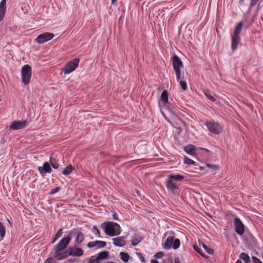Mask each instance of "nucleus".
<instances>
[{"label": "nucleus", "instance_id": "nucleus-1", "mask_svg": "<svg viewBox=\"0 0 263 263\" xmlns=\"http://www.w3.org/2000/svg\"><path fill=\"white\" fill-rule=\"evenodd\" d=\"M71 238L69 236L63 238L55 246L50 253L52 258L58 260H63L68 257V250L65 251V249L69 245Z\"/></svg>", "mask_w": 263, "mask_h": 263}, {"label": "nucleus", "instance_id": "nucleus-2", "mask_svg": "<svg viewBox=\"0 0 263 263\" xmlns=\"http://www.w3.org/2000/svg\"><path fill=\"white\" fill-rule=\"evenodd\" d=\"M184 177L180 174L170 175L168 179L165 181V184L167 190H170L171 193L175 195L177 193L179 187V184L177 182L183 180Z\"/></svg>", "mask_w": 263, "mask_h": 263}, {"label": "nucleus", "instance_id": "nucleus-3", "mask_svg": "<svg viewBox=\"0 0 263 263\" xmlns=\"http://www.w3.org/2000/svg\"><path fill=\"white\" fill-rule=\"evenodd\" d=\"M101 227L105 233L110 236H117L121 234L122 229L120 225L113 221H107L103 223Z\"/></svg>", "mask_w": 263, "mask_h": 263}, {"label": "nucleus", "instance_id": "nucleus-4", "mask_svg": "<svg viewBox=\"0 0 263 263\" xmlns=\"http://www.w3.org/2000/svg\"><path fill=\"white\" fill-rule=\"evenodd\" d=\"M204 124L208 130L214 134L219 135L223 132V126L213 120L206 121Z\"/></svg>", "mask_w": 263, "mask_h": 263}, {"label": "nucleus", "instance_id": "nucleus-5", "mask_svg": "<svg viewBox=\"0 0 263 263\" xmlns=\"http://www.w3.org/2000/svg\"><path fill=\"white\" fill-rule=\"evenodd\" d=\"M22 80L25 85H27L31 77V68L28 65L23 66L21 69Z\"/></svg>", "mask_w": 263, "mask_h": 263}, {"label": "nucleus", "instance_id": "nucleus-6", "mask_svg": "<svg viewBox=\"0 0 263 263\" xmlns=\"http://www.w3.org/2000/svg\"><path fill=\"white\" fill-rule=\"evenodd\" d=\"M172 64L175 72L176 79L179 80L180 74H181L180 68L183 67V63L177 55H175L172 58Z\"/></svg>", "mask_w": 263, "mask_h": 263}, {"label": "nucleus", "instance_id": "nucleus-7", "mask_svg": "<svg viewBox=\"0 0 263 263\" xmlns=\"http://www.w3.org/2000/svg\"><path fill=\"white\" fill-rule=\"evenodd\" d=\"M79 62L80 59L79 58H74L69 61L63 68L64 73L68 74L73 72L78 67Z\"/></svg>", "mask_w": 263, "mask_h": 263}, {"label": "nucleus", "instance_id": "nucleus-8", "mask_svg": "<svg viewBox=\"0 0 263 263\" xmlns=\"http://www.w3.org/2000/svg\"><path fill=\"white\" fill-rule=\"evenodd\" d=\"M54 36V35L52 33L45 32L40 34L35 40L39 44H43L51 40Z\"/></svg>", "mask_w": 263, "mask_h": 263}, {"label": "nucleus", "instance_id": "nucleus-9", "mask_svg": "<svg viewBox=\"0 0 263 263\" xmlns=\"http://www.w3.org/2000/svg\"><path fill=\"white\" fill-rule=\"evenodd\" d=\"M234 224L236 233L240 236L242 235L245 232V226L239 217H235Z\"/></svg>", "mask_w": 263, "mask_h": 263}, {"label": "nucleus", "instance_id": "nucleus-10", "mask_svg": "<svg viewBox=\"0 0 263 263\" xmlns=\"http://www.w3.org/2000/svg\"><path fill=\"white\" fill-rule=\"evenodd\" d=\"M184 151L187 153V154L192 155V156H195L196 155V151L197 149H203L204 151H206L208 152L209 151L205 148L202 147H198L197 148L196 146H195L194 145L192 144H188L184 147Z\"/></svg>", "mask_w": 263, "mask_h": 263}, {"label": "nucleus", "instance_id": "nucleus-11", "mask_svg": "<svg viewBox=\"0 0 263 263\" xmlns=\"http://www.w3.org/2000/svg\"><path fill=\"white\" fill-rule=\"evenodd\" d=\"M84 254L83 250L80 248L69 247L68 250V257L69 256H81Z\"/></svg>", "mask_w": 263, "mask_h": 263}, {"label": "nucleus", "instance_id": "nucleus-12", "mask_svg": "<svg viewBox=\"0 0 263 263\" xmlns=\"http://www.w3.org/2000/svg\"><path fill=\"white\" fill-rule=\"evenodd\" d=\"M26 125L27 121L25 120L14 121L11 123L10 126V128L13 130H17L25 127Z\"/></svg>", "mask_w": 263, "mask_h": 263}, {"label": "nucleus", "instance_id": "nucleus-13", "mask_svg": "<svg viewBox=\"0 0 263 263\" xmlns=\"http://www.w3.org/2000/svg\"><path fill=\"white\" fill-rule=\"evenodd\" d=\"M37 170L42 176H44L46 173H51L52 172V168L48 162H44L42 166H39Z\"/></svg>", "mask_w": 263, "mask_h": 263}, {"label": "nucleus", "instance_id": "nucleus-14", "mask_svg": "<svg viewBox=\"0 0 263 263\" xmlns=\"http://www.w3.org/2000/svg\"><path fill=\"white\" fill-rule=\"evenodd\" d=\"M125 236H121L113 238L112 243L115 246L123 247L126 245Z\"/></svg>", "mask_w": 263, "mask_h": 263}, {"label": "nucleus", "instance_id": "nucleus-15", "mask_svg": "<svg viewBox=\"0 0 263 263\" xmlns=\"http://www.w3.org/2000/svg\"><path fill=\"white\" fill-rule=\"evenodd\" d=\"M240 41V36L231 35V49L233 51H235L237 47L239 42Z\"/></svg>", "mask_w": 263, "mask_h": 263}, {"label": "nucleus", "instance_id": "nucleus-16", "mask_svg": "<svg viewBox=\"0 0 263 263\" xmlns=\"http://www.w3.org/2000/svg\"><path fill=\"white\" fill-rule=\"evenodd\" d=\"M168 94L167 91L166 90H164L161 95V99L163 103L164 106H165L168 109H170V106L171 104L168 102Z\"/></svg>", "mask_w": 263, "mask_h": 263}, {"label": "nucleus", "instance_id": "nucleus-17", "mask_svg": "<svg viewBox=\"0 0 263 263\" xmlns=\"http://www.w3.org/2000/svg\"><path fill=\"white\" fill-rule=\"evenodd\" d=\"M6 11V0H2L0 3V22H1L5 15Z\"/></svg>", "mask_w": 263, "mask_h": 263}, {"label": "nucleus", "instance_id": "nucleus-18", "mask_svg": "<svg viewBox=\"0 0 263 263\" xmlns=\"http://www.w3.org/2000/svg\"><path fill=\"white\" fill-rule=\"evenodd\" d=\"M174 241V237L170 236L166 238L165 242L164 243L163 248L166 250H169L173 246Z\"/></svg>", "mask_w": 263, "mask_h": 263}, {"label": "nucleus", "instance_id": "nucleus-19", "mask_svg": "<svg viewBox=\"0 0 263 263\" xmlns=\"http://www.w3.org/2000/svg\"><path fill=\"white\" fill-rule=\"evenodd\" d=\"M243 27L242 22H239L236 26L232 35L240 36V34Z\"/></svg>", "mask_w": 263, "mask_h": 263}, {"label": "nucleus", "instance_id": "nucleus-20", "mask_svg": "<svg viewBox=\"0 0 263 263\" xmlns=\"http://www.w3.org/2000/svg\"><path fill=\"white\" fill-rule=\"evenodd\" d=\"M84 237L82 232H79L77 233V236L75 239V243L77 245L80 244L83 241Z\"/></svg>", "mask_w": 263, "mask_h": 263}, {"label": "nucleus", "instance_id": "nucleus-21", "mask_svg": "<svg viewBox=\"0 0 263 263\" xmlns=\"http://www.w3.org/2000/svg\"><path fill=\"white\" fill-rule=\"evenodd\" d=\"M73 170L74 167L73 166L70 164L62 171V173L65 176H67L71 174Z\"/></svg>", "mask_w": 263, "mask_h": 263}, {"label": "nucleus", "instance_id": "nucleus-22", "mask_svg": "<svg viewBox=\"0 0 263 263\" xmlns=\"http://www.w3.org/2000/svg\"><path fill=\"white\" fill-rule=\"evenodd\" d=\"M204 95L208 98L212 102H215L216 101V99L214 97V95L213 93H212L209 90H205L203 91Z\"/></svg>", "mask_w": 263, "mask_h": 263}, {"label": "nucleus", "instance_id": "nucleus-23", "mask_svg": "<svg viewBox=\"0 0 263 263\" xmlns=\"http://www.w3.org/2000/svg\"><path fill=\"white\" fill-rule=\"evenodd\" d=\"M109 255V253L107 251H102L98 254V257L100 259V260H102L105 259L108 257Z\"/></svg>", "mask_w": 263, "mask_h": 263}, {"label": "nucleus", "instance_id": "nucleus-24", "mask_svg": "<svg viewBox=\"0 0 263 263\" xmlns=\"http://www.w3.org/2000/svg\"><path fill=\"white\" fill-rule=\"evenodd\" d=\"M177 81L179 83L181 88L183 90H186L187 89V83L184 81L181 80V74H180V79L178 80L177 79Z\"/></svg>", "mask_w": 263, "mask_h": 263}, {"label": "nucleus", "instance_id": "nucleus-25", "mask_svg": "<svg viewBox=\"0 0 263 263\" xmlns=\"http://www.w3.org/2000/svg\"><path fill=\"white\" fill-rule=\"evenodd\" d=\"M49 163L52 167L54 169H58L59 167V164L58 161L52 158H50L49 159Z\"/></svg>", "mask_w": 263, "mask_h": 263}, {"label": "nucleus", "instance_id": "nucleus-26", "mask_svg": "<svg viewBox=\"0 0 263 263\" xmlns=\"http://www.w3.org/2000/svg\"><path fill=\"white\" fill-rule=\"evenodd\" d=\"M239 257L240 259L243 260L246 263L250 262V257L247 254L243 253V252L241 253L240 254Z\"/></svg>", "mask_w": 263, "mask_h": 263}, {"label": "nucleus", "instance_id": "nucleus-27", "mask_svg": "<svg viewBox=\"0 0 263 263\" xmlns=\"http://www.w3.org/2000/svg\"><path fill=\"white\" fill-rule=\"evenodd\" d=\"M120 255L123 261L125 262L128 261L129 259V255L127 253L122 252L120 253Z\"/></svg>", "mask_w": 263, "mask_h": 263}, {"label": "nucleus", "instance_id": "nucleus-28", "mask_svg": "<svg viewBox=\"0 0 263 263\" xmlns=\"http://www.w3.org/2000/svg\"><path fill=\"white\" fill-rule=\"evenodd\" d=\"M6 233V229L5 227L4 226V224L0 222V236L1 237V238H3Z\"/></svg>", "mask_w": 263, "mask_h": 263}, {"label": "nucleus", "instance_id": "nucleus-29", "mask_svg": "<svg viewBox=\"0 0 263 263\" xmlns=\"http://www.w3.org/2000/svg\"><path fill=\"white\" fill-rule=\"evenodd\" d=\"M180 245V240L178 238H176L175 240L174 239V241L173 243V246L172 247L174 249H177L179 248Z\"/></svg>", "mask_w": 263, "mask_h": 263}, {"label": "nucleus", "instance_id": "nucleus-30", "mask_svg": "<svg viewBox=\"0 0 263 263\" xmlns=\"http://www.w3.org/2000/svg\"><path fill=\"white\" fill-rule=\"evenodd\" d=\"M63 234L62 229H60L55 234L54 236V238L53 239L52 243L54 242L59 237H60Z\"/></svg>", "mask_w": 263, "mask_h": 263}, {"label": "nucleus", "instance_id": "nucleus-31", "mask_svg": "<svg viewBox=\"0 0 263 263\" xmlns=\"http://www.w3.org/2000/svg\"><path fill=\"white\" fill-rule=\"evenodd\" d=\"M201 245L203 247V248L204 249V250L206 251V252L209 254H212L214 252V251L213 249L210 248L209 247H208L205 244H204V243L203 242H201Z\"/></svg>", "mask_w": 263, "mask_h": 263}, {"label": "nucleus", "instance_id": "nucleus-32", "mask_svg": "<svg viewBox=\"0 0 263 263\" xmlns=\"http://www.w3.org/2000/svg\"><path fill=\"white\" fill-rule=\"evenodd\" d=\"M141 240L139 238L137 237V236H134L132 240V244L134 246H137L140 242Z\"/></svg>", "mask_w": 263, "mask_h": 263}, {"label": "nucleus", "instance_id": "nucleus-33", "mask_svg": "<svg viewBox=\"0 0 263 263\" xmlns=\"http://www.w3.org/2000/svg\"><path fill=\"white\" fill-rule=\"evenodd\" d=\"M97 247L99 248H104L106 246V242L103 241L96 240Z\"/></svg>", "mask_w": 263, "mask_h": 263}, {"label": "nucleus", "instance_id": "nucleus-34", "mask_svg": "<svg viewBox=\"0 0 263 263\" xmlns=\"http://www.w3.org/2000/svg\"><path fill=\"white\" fill-rule=\"evenodd\" d=\"M193 248L197 252H198L199 254H200L201 255H202L203 257H206V256L202 253V251H201L200 249L199 248V247L196 245H194L193 246Z\"/></svg>", "mask_w": 263, "mask_h": 263}, {"label": "nucleus", "instance_id": "nucleus-35", "mask_svg": "<svg viewBox=\"0 0 263 263\" xmlns=\"http://www.w3.org/2000/svg\"><path fill=\"white\" fill-rule=\"evenodd\" d=\"M184 163L187 164H194L195 162L186 156L184 157Z\"/></svg>", "mask_w": 263, "mask_h": 263}, {"label": "nucleus", "instance_id": "nucleus-36", "mask_svg": "<svg viewBox=\"0 0 263 263\" xmlns=\"http://www.w3.org/2000/svg\"><path fill=\"white\" fill-rule=\"evenodd\" d=\"M259 1L262 2L263 0H251L250 3V8H252Z\"/></svg>", "mask_w": 263, "mask_h": 263}, {"label": "nucleus", "instance_id": "nucleus-37", "mask_svg": "<svg viewBox=\"0 0 263 263\" xmlns=\"http://www.w3.org/2000/svg\"><path fill=\"white\" fill-rule=\"evenodd\" d=\"M89 263H100V260L97 256L96 258H93L92 257L89 259Z\"/></svg>", "mask_w": 263, "mask_h": 263}, {"label": "nucleus", "instance_id": "nucleus-38", "mask_svg": "<svg viewBox=\"0 0 263 263\" xmlns=\"http://www.w3.org/2000/svg\"><path fill=\"white\" fill-rule=\"evenodd\" d=\"M96 246H97L96 241H90V242H88L87 245V247H88L89 248H93L95 247H96Z\"/></svg>", "mask_w": 263, "mask_h": 263}, {"label": "nucleus", "instance_id": "nucleus-39", "mask_svg": "<svg viewBox=\"0 0 263 263\" xmlns=\"http://www.w3.org/2000/svg\"><path fill=\"white\" fill-rule=\"evenodd\" d=\"M164 255V253H163L162 252H159L157 253L156 254H155L154 256L156 258H161L162 257H163Z\"/></svg>", "mask_w": 263, "mask_h": 263}, {"label": "nucleus", "instance_id": "nucleus-40", "mask_svg": "<svg viewBox=\"0 0 263 263\" xmlns=\"http://www.w3.org/2000/svg\"><path fill=\"white\" fill-rule=\"evenodd\" d=\"M60 190L59 187H56L54 189H53L51 190L50 194L51 195H53L56 193H57Z\"/></svg>", "mask_w": 263, "mask_h": 263}, {"label": "nucleus", "instance_id": "nucleus-41", "mask_svg": "<svg viewBox=\"0 0 263 263\" xmlns=\"http://www.w3.org/2000/svg\"><path fill=\"white\" fill-rule=\"evenodd\" d=\"M252 260L254 263H262L259 259L255 256H252Z\"/></svg>", "mask_w": 263, "mask_h": 263}, {"label": "nucleus", "instance_id": "nucleus-42", "mask_svg": "<svg viewBox=\"0 0 263 263\" xmlns=\"http://www.w3.org/2000/svg\"><path fill=\"white\" fill-rule=\"evenodd\" d=\"M112 218L116 220H119V218L118 214L116 212H114L112 214Z\"/></svg>", "mask_w": 263, "mask_h": 263}, {"label": "nucleus", "instance_id": "nucleus-43", "mask_svg": "<svg viewBox=\"0 0 263 263\" xmlns=\"http://www.w3.org/2000/svg\"><path fill=\"white\" fill-rule=\"evenodd\" d=\"M43 263H53L52 261V258L49 257L46 259Z\"/></svg>", "mask_w": 263, "mask_h": 263}, {"label": "nucleus", "instance_id": "nucleus-44", "mask_svg": "<svg viewBox=\"0 0 263 263\" xmlns=\"http://www.w3.org/2000/svg\"><path fill=\"white\" fill-rule=\"evenodd\" d=\"M96 231V233H95V235L98 237H100V232L99 230V229H97Z\"/></svg>", "mask_w": 263, "mask_h": 263}, {"label": "nucleus", "instance_id": "nucleus-45", "mask_svg": "<svg viewBox=\"0 0 263 263\" xmlns=\"http://www.w3.org/2000/svg\"><path fill=\"white\" fill-rule=\"evenodd\" d=\"M151 263H159L157 260L152 259L151 260Z\"/></svg>", "mask_w": 263, "mask_h": 263}, {"label": "nucleus", "instance_id": "nucleus-46", "mask_svg": "<svg viewBox=\"0 0 263 263\" xmlns=\"http://www.w3.org/2000/svg\"><path fill=\"white\" fill-rule=\"evenodd\" d=\"M236 263H242V261L240 260V259H238L237 261H236Z\"/></svg>", "mask_w": 263, "mask_h": 263}, {"label": "nucleus", "instance_id": "nucleus-47", "mask_svg": "<svg viewBox=\"0 0 263 263\" xmlns=\"http://www.w3.org/2000/svg\"><path fill=\"white\" fill-rule=\"evenodd\" d=\"M93 229L95 230H97L98 229V228L96 226H94L93 227Z\"/></svg>", "mask_w": 263, "mask_h": 263}, {"label": "nucleus", "instance_id": "nucleus-48", "mask_svg": "<svg viewBox=\"0 0 263 263\" xmlns=\"http://www.w3.org/2000/svg\"><path fill=\"white\" fill-rule=\"evenodd\" d=\"M117 0H111V3L114 4L115 2H116Z\"/></svg>", "mask_w": 263, "mask_h": 263}, {"label": "nucleus", "instance_id": "nucleus-49", "mask_svg": "<svg viewBox=\"0 0 263 263\" xmlns=\"http://www.w3.org/2000/svg\"><path fill=\"white\" fill-rule=\"evenodd\" d=\"M175 263H180L179 261L175 260Z\"/></svg>", "mask_w": 263, "mask_h": 263}, {"label": "nucleus", "instance_id": "nucleus-50", "mask_svg": "<svg viewBox=\"0 0 263 263\" xmlns=\"http://www.w3.org/2000/svg\"><path fill=\"white\" fill-rule=\"evenodd\" d=\"M141 260H142V261H143V262L145 261V259H141Z\"/></svg>", "mask_w": 263, "mask_h": 263}]
</instances>
